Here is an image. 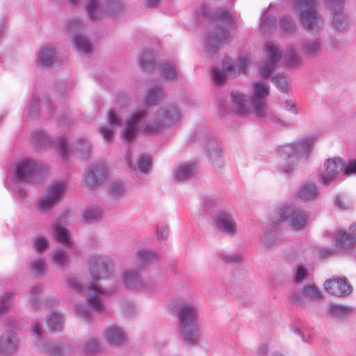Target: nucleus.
<instances>
[{"label":"nucleus","mask_w":356,"mask_h":356,"mask_svg":"<svg viewBox=\"0 0 356 356\" xmlns=\"http://www.w3.org/2000/svg\"><path fill=\"white\" fill-rule=\"evenodd\" d=\"M112 266L109 257L98 254L92 255L89 260L90 275L80 277L79 275H69L65 279L67 286L78 293H85L87 303L76 305L78 316L87 320L92 312L96 311L102 314L105 311L102 302V296L114 291L113 289H105L97 285L100 280L99 272L104 271Z\"/></svg>","instance_id":"1"},{"label":"nucleus","mask_w":356,"mask_h":356,"mask_svg":"<svg viewBox=\"0 0 356 356\" xmlns=\"http://www.w3.org/2000/svg\"><path fill=\"white\" fill-rule=\"evenodd\" d=\"M181 118L179 109L172 104L161 107L148 116L145 108L134 111L127 118L126 125L120 134L124 143L131 142L139 131L155 134L166 127L176 124Z\"/></svg>","instance_id":"2"},{"label":"nucleus","mask_w":356,"mask_h":356,"mask_svg":"<svg viewBox=\"0 0 356 356\" xmlns=\"http://www.w3.org/2000/svg\"><path fill=\"white\" fill-rule=\"evenodd\" d=\"M198 299L193 294L180 296L171 304V309L177 313L180 336L188 344L198 338Z\"/></svg>","instance_id":"3"},{"label":"nucleus","mask_w":356,"mask_h":356,"mask_svg":"<svg viewBox=\"0 0 356 356\" xmlns=\"http://www.w3.org/2000/svg\"><path fill=\"white\" fill-rule=\"evenodd\" d=\"M200 14L204 17L211 15L214 20L213 29L205 39L204 49L209 53H216L222 42L229 38V33L225 27L220 26L219 23L230 24L232 15L229 11L222 9L209 13L205 4L201 6Z\"/></svg>","instance_id":"4"},{"label":"nucleus","mask_w":356,"mask_h":356,"mask_svg":"<svg viewBox=\"0 0 356 356\" xmlns=\"http://www.w3.org/2000/svg\"><path fill=\"white\" fill-rule=\"evenodd\" d=\"M293 5L301 24L307 31L317 33L323 28L325 22L316 10L314 0H295Z\"/></svg>","instance_id":"5"},{"label":"nucleus","mask_w":356,"mask_h":356,"mask_svg":"<svg viewBox=\"0 0 356 356\" xmlns=\"http://www.w3.org/2000/svg\"><path fill=\"white\" fill-rule=\"evenodd\" d=\"M250 56L243 54L239 57L238 63H234L229 58H224L222 67H212L211 78L216 86L222 85L227 78L239 74H245L247 67L250 64Z\"/></svg>","instance_id":"6"},{"label":"nucleus","mask_w":356,"mask_h":356,"mask_svg":"<svg viewBox=\"0 0 356 356\" xmlns=\"http://www.w3.org/2000/svg\"><path fill=\"white\" fill-rule=\"evenodd\" d=\"M356 173V161H352L346 165L339 157L327 159L323 164L320 173V182L329 185L344 175Z\"/></svg>","instance_id":"7"},{"label":"nucleus","mask_w":356,"mask_h":356,"mask_svg":"<svg viewBox=\"0 0 356 356\" xmlns=\"http://www.w3.org/2000/svg\"><path fill=\"white\" fill-rule=\"evenodd\" d=\"M316 140L315 136H306L292 143L282 145L279 149V156L283 159H307L311 154Z\"/></svg>","instance_id":"8"},{"label":"nucleus","mask_w":356,"mask_h":356,"mask_svg":"<svg viewBox=\"0 0 356 356\" xmlns=\"http://www.w3.org/2000/svg\"><path fill=\"white\" fill-rule=\"evenodd\" d=\"M271 222L274 225L280 222H286L293 229L300 230L306 227L307 217L302 211L285 205L275 211Z\"/></svg>","instance_id":"9"},{"label":"nucleus","mask_w":356,"mask_h":356,"mask_svg":"<svg viewBox=\"0 0 356 356\" xmlns=\"http://www.w3.org/2000/svg\"><path fill=\"white\" fill-rule=\"evenodd\" d=\"M269 88V86L262 80L252 83V90L250 103L259 118H264L267 113L266 99L270 93Z\"/></svg>","instance_id":"10"},{"label":"nucleus","mask_w":356,"mask_h":356,"mask_svg":"<svg viewBox=\"0 0 356 356\" xmlns=\"http://www.w3.org/2000/svg\"><path fill=\"white\" fill-rule=\"evenodd\" d=\"M65 191V185L60 181L50 184L37 202L38 209L40 212L49 211L63 197Z\"/></svg>","instance_id":"11"},{"label":"nucleus","mask_w":356,"mask_h":356,"mask_svg":"<svg viewBox=\"0 0 356 356\" xmlns=\"http://www.w3.org/2000/svg\"><path fill=\"white\" fill-rule=\"evenodd\" d=\"M208 152L209 160L215 168H220L224 164L221 151L216 140L204 132L197 133L195 136Z\"/></svg>","instance_id":"12"},{"label":"nucleus","mask_w":356,"mask_h":356,"mask_svg":"<svg viewBox=\"0 0 356 356\" xmlns=\"http://www.w3.org/2000/svg\"><path fill=\"white\" fill-rule=\"evenodd\" d=\"M265 54L269 62L261 65L259 72L261 77L267 79L275 70V64L280 60L282 53L276 42L268 41L265 44Z\"/></svg>","instance_id":"13"},{"label":"nucleus","mask_w":356,"mask_h":356,"mask_svg":"<svg viewBox=\"0 0 356 356\" xmlns=\"http://www.w3.org/2000/svg\"><path fill=\"white\" fill-rule=\"evenodd\" d=\"M343 0H327V6L331 11L332 24L339 31H344L349 25L348 17L343 13Z\"/></svg>","instance_id":"14"},{"label":"nucleus","mask_w":356,"mask_h":356,"mask_svg":"<svg viewBox=\"0 0 356 356\" xmlns=\"http://www.w3.org/2000/svg\"><path fill=\"white\" fill-rule=\"evenodd\" d=\"M38 175H40V168L33 160H22L16 165L15 176L17 180L35 181Z\"/></svg>","instance_id":"15"},{"label":"nucleus","mask_w":356,"mask_h":356,"mask_svg":"<svg viewBox=\"0 0 356 356\" xmlns=\"http://www.w3.org/2000/svg\"><path fill=\"white\" fill-rule=\"evenodd\" d=\"M321 298V293L314 284L305 285L302 291L298 293L292 291L290 293L291 301L298 305H305L306 300L318 301Z\"/></svg>","instance_id":"16"},{"label":"nucleus","mask_w":356,"mask_h":356,"mask_svg":"<svg viewBox=\"0 0 356 356\" xmlns=\"http://www.w3.org/2000/svg\"><path fill=\"white\" fill-rule=\"evenodd\" d=\"M122 283L126 288L130 289L143 288L146 290H150L152 289L146 284L138 269L136 268H127L122 273Z\"/></svg>","instance_id":"17"},{"label":"nucleus","mask_w":356,"mask_h":356,"mask_svg":"<svg viewBox=\"0 0 356 356\" xmlns=\"http://www.w3.org/2000/svg\"><path fill=\"white\" fill-rule=\"evenodd\" d=\"M325 288L329 293L338 297L348 296L352 292L351 286L343 278L327 280L325 282Z\"/></svg>","instance_id":"18"},{"label":"nucleus","mask_w":356,"mask_h":356,"mask_svg":"<svg viewBox=\"0 0 356 356\" xmlns=\"http://www.w3.org/2000/svg\"><path fill=\"white\" fill-rule=\"evenodd\" d=\"M217 228L230 236L236 234L237 225L232 215L227 211H221L216 218Z\"/></svg>","instance_id":"19"},{"label":"nucleus","mask_w":356,"mask_h":356,"mask_svg":"<svg viewBox=\"0 0 356 356\" xmlns=\"http://www.w3.org/2000/svg\"><path fill=\"white\" fill-rule=\"evenodd\" d=\"M356 243V224L349 228V231L340 230L336 236V245L342 250L350 249Z\"/></svg>","instance_id":"20"},{"label":"nucleus","mask_w":356,"mask_h":356,"mask_svg":"<svg viewBox=\"0 0 356 356\" xmlns=\"http://www.w3.org/2000/svg\"><path fill=\"white\" fill-rule=\"evenodd\" d=\"M108 124L99 129V133L105 141H111L114 136L113 129L122 122L120 117L113 110H110L108 115Z\"/></svg>","instance_id":"21"},{"label":"nucleus","mask_w":356,"mask_h":356,"mask_svg":"<svg viewBox=\"0 0 356 356\" xmlns=\"http://www.w3.org/2000/svg\"><path fill=\"white\" fill-rule=\"evenodd\" d=\"M33 331L35 335L37 344L39 347L43 346L44 349H45L49 354L54 356H60L62 355L63 346L61 347L57 343H44L42 331L38 322L35 323L33 327Z\"/></svg>","instance_id":"22"},{"label":"nucleus","mask_w":356,"mask_h":356,"mask_svg":"<svg viewBox=\"0 0 356 356\" xmlns=\"http://www.w3.org/2000/svg\"><path fill=\"white\" fill-rule=\"evenodd\" d=\"M106 175V170L103 164H94L89 168L86 181L89 185L95 186L105 179Z\"/></svg>","instance_id":"23"},{"label":"nucleus","mask_w":356,"mask_h":356,"mask_svg":"<svg viewBox=\"0 0 356 356\" xmlns=\"http://www.w3.org/2000/svg\"><path fill=\"white\" fill-rule=\"evenodd\" d=\"M19 347L18 340L12 331L3 334L0 337V352L8 355L15 353Z\"/></svg>","instance_id":"24"},{"label":"nucleus","mask_w":356,"mask_h":356,"mask_svg":"<svg viewBox=\"0 0 356 356\" xmlns=\"http://www.w3.org/2000/svg\"><path fill=\"white\" fill-rule=\"evenodd\" d=\"M71 7L78 6L82 0H67ZM86 9L88 16L93 19L102 17L103 10L99 0H87Z\"/></svg>","instance_id":"25"},{"label":"nucleus","mask_w":356,"mask_h":356,"mask_svg":"<svg viewBox=\"0 0 356 356\" xmlns=\"http://www.w3.org/2000/svg\"><path fill=\"white\" fill-rule=\"evenodd\" d=\"M104 336L108 343L115 346L123 343L127 338V334L124 330L115 325L107 327L104 332Z\"/></svg>","instance_id":"26"},{"label":"nucleus","mask_w":356,"mask_h":356,"mask_svg":"<svg viewBox=\"0 0 356 356\" xmlns=\"http://www.w3.org/2000/svg\"><path fill=\"white\" fill-rule=\"evenodd\" d=\"M233 111L239 115H246L249 112L248 101L246 96L239 91L231 93Z\"/></svg>","instance_id":"27"},{"label":"nucleus","mask_w":356,"mask_h":356,"mask_svg":"<svg viewBox=\"0 0 356 356\" xmlns=\"http://www.w3.org/2000/svg\"><path fill=\"white\" fill-rule=\"evenodd\" d=\"M74 48L84 54L90 56L92 51V44L90 40L83 33H75L72 37Z\"/></svg>","instance_id":"28"},{"label":"nucleus","mask_w":356,"mask_h":356,"mask_svg":"<svg viewBox=\"0 0 356 356\" xmlns=\"http://www.w3.org/2000/svg\"><path fill=\"white\" fill-rule=\"evenodd\" d=\"M305 55L310 58L319 56L322 52V43L320 39L310 38L305 40L301 45Z\"/></svg>","instance_id":"29"},{"label":"nucleus","mask_w":356,"mask_h":356,"mask_svg":"<svg viewBox=\"0 0 356 356\" xmlns=\"http://www.w3.org/2000/svg\"><path fill=\"white\" fill-rule=\"evenodd\" d=\"M39 63L44 66H51L56 63L55 48L51 45L42 47L38 54Z\"/></svg>","instance_id":"30"},{"label":"nucleus","mask_w":356,"mask_h":356,"mask_svg":"<svg viewBox=\"0 0 356 356\" xmlns=\"http://www.w3.org/2000/svg\"><path fill=\"white\" fill-rule=\"evenodd\" d=\"M284 60L286 66L291 68L299 67L302 63V59L298 49L292 46L286 49Z\"/></svg>","instance_id":"31"},{"label":"nucleus","mask_w":356,"mask_h":356,"mask_svg":"<svg viewBox=\"0 0 356 356\" xmlns=\"http://www.w3.org/2000/svg\"><path fill=\"white\" fill-rule=\"evenodd\" d=\"M353 312L350 307L347 305L332 303L329 305L328 314L334 319H343L348 317Z\"/></svg>","instance_id":"32"},{"label":"nucleus","mask_w":356,"mask_h":356,"mask_svg":"<svg viewBox=\"0 0 356 356\" xmlns=\"http://www.w3.org/2000/svg\"><path fill=\"white\" fill-rule=\"evenodd\" d=\"M195 174V169L193 165L181 164L176 166L173 170L175 180L181 181L188 179Z\"/></svg>","instance_id":"33"},{"label":"nucleus","mask_w":356,"mask_h":356,"mask_svg":"<svg viewBox=\"0 0 356 356\" xmlns=\"http://www.w3.org/2000/svg\"><path fill=\"white\" fill-rule=\"evenodd\" d=\"M136 258L141 266H145L156 262L159 259V256L152 250L142 248L137 251Z\"/></svg>","instance_id":"34"},{"label":"nucleus","mask_w":356,"mask_h":356,"mask_svg":"<svg viewBox=\"0 0 356 356\" xmlns=\"http://www.w3.org/2000/svg\"><path fill=\"white\" fill-rule=\"evenodd\" d=\"M160 76L166 80H175L178 77L175 65L172 62H162L159 64Z\"/></svg>","instance_id":"35"},{"label":"nucleus","mask_w":356,"mask_h":356,"mask_svg":"<svg viewBox=\"0 0 356 356\" xmlns=\"http://www.w3.org/2000/svg\"><path fill=\"white\" fill-rule=\"evenodd\" d=\"M318 191L314 183L302 184L298 191V197L302 200H312L318 195Z\"/></svg>","instance_id":"36"},{"label":"nucleus","mask_w":356,"mask_h":356,"mask_svg":"<svg viewBox=\"0 0 356 356\" xmlns=\"http://www.w3.org/2000/svg\"><path fill=\"white\" fill-rule=\"evenodd\" d=\"M54 236L55 240L66 247H71L72 241H71L69 232L63 227L59 225H53Z\"/></svg>","instance_id":"37"},{"label":"nucleus","mask_w":356,"mask_h":356,"mask_svg":"<svg viewBox=\"0 0 356 356\" xmlns=\"http://www.w3.org/2000/svg\"><path fill=\"white\" fill-rule=\"evenodd\" d=\"M165 97L163 88L160 86L151 87L145 96V102L148 105H155L161 102Z\"/></svg>","instance_id":"38"},{"label":"nucleus","mask_w":356,"mask_h":356,"mask_svg":"<svg viewBox=\"0 0 356 356\" xmlns=\"http://www.w3.org/2000/svg\"><path fill=\"white\" fill-rule=\"evenodd\" d=\"M30 269L37 277H42L47 273L48 267L46 260L42 257L33 259L29 264Z\"/></svg>","instance_id":"39"},{"label":"nucleus","mask_w":356,"mask_h":356,"mask_svg":"<svg viewBox=\"0 0 356 356\" xmlns=\"http://www.w3.org/2000/svg\"><path fill=\"white\" fill-rule=\"evenodd\" d=\"M51 260L57 268L64 270L69 263V255L66 251L56 249L51 252Z\"/></svg>","instance_id":"40"},{"label":"nucleus","mask_w":356,"mask_h":356,"mask_svg":"<svg viewBox=\"0 0 356 356\" xmlns=\"http://www.w3.org/2000/svg\"><path fill=\"white\" fill-rule=\"evenodd\" d=\"M83 28V23L80 19L72 17L65 22L64 31L73 35L75 33H82Z\"/></svg>","instance_id":"41"},{"label":"nucleus","mask_w":356,"mask_h":356,"mask_svg":"<svg viewBox=\"0 0 356 356\" xmlns=\"http://www.w3.org/2000/svg\"><path fill=\"white\" fill-rule=\"evenodd\" d=\"M15 294L13 291L4 293L0 300V314L9 312L13 309V302Z\"/></svg>","instance_id":"42"},{"label":"nucleus","mask_w":356,"mask_h":356,"mask_svg":"<svg viewBox=\"0 0 356 356\" xmlns=\"http://www.w3.org/2000/svg\"><path fill=\"white\" fill-rule=\"evenodd\" d=\"M42 290V285L41 284H37L30 289L29 304L32 307L35 309L39 308L41 305L40 296L41 294Z\"/></svg>","instance_id":"43"},{"label":"nucleus","mask_w":356,"mask_h":356,"mask_svg":"<svg viewBox=\"0 0 356 356\" xmlns=\"http://www.w3.org/2000/svg\"><path fill=\"white\" fill-rule=\"evenodd\" d=\"M47 324L51 331H58L62 329L63 318L60 314L52 312L47 319Z\"/></svg>","instance_id":"44"},{"label":"nucleus","mask_w":356,"mask_h":356,"mask_svg":"<svg viewBox=\"0 0 356 356\" xmlns=\"http://www.w3.org/2000/svg\"><path fill=\"white\" fill-rule=\"evenodd\" d=\"M76 151L82 159H87L91 152V145L89 141L79 138L76 144Z\"/></svg>","instance_id":"45"},{"label":"nucleus","mask_w":356,"mask_h":356,"mask_svg":"<svg viewBox=\"0 0 356 356\" xmlns=\"http://www.w3.org/2000/svg\"><path fill=\"white\" fill-rule=\"evenodd\" d=\"M102 9L103 13L106 12L110 15H117L122 11V4L119 0H107L106 7H102Z\"/></svg>","instance_id":"46"},{"label":"nucleus","mask_w":356,"mask_h":356,"mask_svg":"<svg viewBox=\"0 0 356 356\" xmlns=\"http://www.w3.org/2000/svg\"><path fill=\"white\" fill-rule=\"evenodd\" d=\"M32 142L38 146L48 147L50 140L49 136L42 131L36 130L31 133Z\"/></svg>","instance_id":"47"},{"label":"nucleus","mask_w":356,"mask_h":356,"mask_svg":"<svg viewBox=\"0 0 356 356\" xmlns=\"http://www.w3.org/2000/svg\"><path fill=\"white\" fill-rule=\"evenodd\" d=\"M140 65L145 71H149L152 69L155 65V59L152 53L149 51L144 52L140 58Z\"/></svg>","instance_id":"48"},{"label":"nucleus","mask_w":356,"mask_h":356,"mask_svg":"<svg viewBox=\"0 0 356 356\" xmlns=\"http://www.w3.org/2000/svg\"><path fill=\"white\" fill-rule=\"evenodd\" d=\"M40 97L37 94L33 95L28 105V108L24 111V114L31 118L35 117L38 113V103Z\"/></svg>","instance_id":"49"},{"label":"nucleus","mask_w":356,"mask_h":356,"mask_svg":"<svg viewBox=\"0 0 356 356\" xmlns=\"http://www.w3.org/2000/svg\"><path fill=\"white\" fill-rule=\"evenodd\" d=\"M309 275V271L304 266H298L293 269V282L296 283L304 282Z\"/></svg>","instance_id":"50"},{"label":"nucleus","mask_w":356,"mask_h":356,"mask_svg":"<svg viewBox=\"0 0 356 356\" xmlns=\"http://www.w3.org/2000/svg\"><path fill=\"white\" fill-rule=\"evenodd\" d=\"M283 163L280 167V170L284 174L291 175L295 170L297 163L296 159H288L283 160L280 157Z\"/></svg>","instance_id":"51"},{"label":"nucleus","mask_w":356,"mask_h":356,"mask_svg":"<svg viewBox=\"0 0 356 356\" xmlns=\"http://www.w3.org/2000/svg\"><path fill=\"white\" fill-rule=\"evenodd\" d=\"M49 246L48 239L42 235L37 236L33 239V248L39 252H44Z\"/></svg>","instance_id":"52"},{"label":"nucleus","mask_w":356,"mask_h":356,"mask_svg":"<svg viewBox=\"0 0 356 356\" xmlns=\"http://www.w3.org/2000/svg\"><path fill=\"white\" fill-rule=\"evenodd\" d=\"M277 236L273 230H266L261 236V243L265 247H270L277 241Z\"/></svg>","instance_id":"53"},{"label":"nucleus","mask_w":356,"mask_h":356,"mask_svg":"<svg viewBox=\"0 0 356 356\" xmlns=\"http://www.w3.org/2000/svg\"><path fill=\"white\" fill-rule=\"evenodd\" d=\"M272 82L275 84L277 88L284 92L288 91V81L287 78L284 74H276L272 77Z\"/></svg>","instance_id":"54"},{"label":"nucleus","mask_w":356,"mask_h":356,"mask_svg":"<svg viewBox=\"0 0 356 356\" xmlns=\"http://www.w3.org/2000/svg\"><path fill=\"white\" fill-rule=\"evenodd\" d=\"M280 26L285 33H292L295 29V23L290 15H284L280 19Z\"/></svg>","instance_id":"55"},{"label":"nucleus","mask_w":356,"mask_h":356,"mask_svg":"<svg viewBox=\"0 0 356 356\" xmlns=\"http://www.w3.org/2000/svg\"><path fill=\"white\" fill-rule=\"evenodd\" d=\"M101 217L100 211L98 209L90 207L87 209L83 214V218L86 222L91 223L97 220Z\"/></svg>","instance_id":"56"},{"label":"nucleus","mask_w":356,"mask_h":356,"mask_svg":"<svg viewBox=\"0 0 356 356\" xmlns=\"http://www.w3.org/2000/svg\"><path fill=\"white\" fill-rule=\"evenodd\" d=\"M219 257L226 263L235 264L241 261L243 259V255L241 253L228 254L225 252L218 253Z\"/></svg>","instance_id":"57"},{"label":"nucleus","mask_w":356,"mask_h":356,"mask_svg":"<svg viewBox=\"0 0 356 356\" xmlns=\"http://www.w3.org/2000/svg\"><path fill=\"white\" fill-rule=\"evenodd\" d=\"M277 19L274 16L265 17L261 23V29L265 32L270 31L275 28Z\"/></svg>","instance_id":"58"},{"label":"nucleus","mask_w":356,"mask_h":356,"mask_svg":"<svg viewBox=\"0 0 356 356\" xmlns=\"http://www.w3.org/2000/svg\"><path fill=\"white\" fill-rule=\"evenodd\" d=\"M150 168V160L148 156H141L138 159V164L137 168H134L135 170L141 172H147Z\"/></svg>","instance_id":"59"},{"label":"nucleus","mask_w":356,"mask_h":356,"mask_svg":"<svg viewBox=\"0 0 356 356\" xmlns=\"http://www.w3.org/2000/svg\"><path fill=\"white\" fill-rule=\"evenodd\" d=\"M99 342L96 339H90L83 346V350L86 353H94L99 350Z\"/></svg>","instance_id":"60"},{"label":"nucleus","mask_w":356,"mask_h":356,"mask_svg":"<svg viewBox=\"0 0 356 356\" xmlns=\"http://www.w3.org/2000/svg\"><path fill=\"white\" fill-rule=\"evenodd\" d=\"M111 194L113 196H119L124 191V186L118 181H111L108 186Z\"/></svg>","instance_id":"61"},{"label":"nucleus","mask_w":356,"mask_h":356,"mask_svg":"<svg viewBox=\"0 0 356 356\" xmlns=\"http://www.w3.org/2000/svg\"><path fill=\"white\" fill-rule=\"evenodd\" d=\"M56 148L63 159H67L68 152L66 147L65 138H60L56 140Z\"/></svg>","instance_id":"62"},{"label":"nucleus","mask_w":356,"mask_h":356,"mask_svg":"<svg viewBox=\"0 0 356 356\" xmlns=\"http://www.w3.org/2000/svg\"><path fill=\"white\" fill-rule=\"evenodd\" d=\"M168 236V229L167 226L162 225L160 228L156 229V238L158 241H161L165 240Z\"/></svg>","instance_id":"63"},{"label":"nucleus","mask_w":356,"mask_h":356,"mask_svg":"<svg viewBox=\"0 0 356 356\" xmlns=\"http://www.w3.org/2000/svg\"><path fill=\"white\" fill-rule=\"evenodd\" d=\"M341 47V42L335 38H330L327 42V47L329 49H335Z\"/></svg>","instance_id":"64"}]
</instances>
